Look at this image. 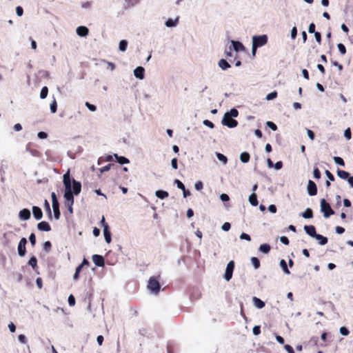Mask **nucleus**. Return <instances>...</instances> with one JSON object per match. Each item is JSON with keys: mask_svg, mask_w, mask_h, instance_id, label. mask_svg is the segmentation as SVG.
Segmentation results:
<instances>
[{"mask_svg": "<svg viewBox=\"0 0 353 353\" xmlns=\"http://www.w3.org/2000/svg\"><path fill=\"white\" fill-rule=\"evenodd\" d=\"M63 183L65 186L64 199L65 203H74L73 194L77 195L81 192V184L75 179H70V172L68 171L63 176Z\"/></svg>", "mask_w": 353, "mask_h": 353, "instance_id": "nucleus-1", "label": "nucleus"}, {"mask_svg": "<svg viewBox=\"0 0 353 353\" xmlns=\"http://www.w3.org/2000/svg\"><path fill=\"white\" fill-rule=\"evenodd\" d=\"M160 274H159L157 276H151L148 281V288L155 294H157L160 291Z\"/></svg>", "mask_w": 353, "mask_h": 353, "instance_id": "nucleus-2", "label": "nucleus"}, {"mask_svg": "<svg viewBox=\"0 0 353 353\" xmlns=\"http://www.w3.org/2000/svg\"><path fill=\"white\" fill-rule=\"evenodd\" d=\"M321 210L323 213L325 218H328L334 214V211L332 209L329 203L324 199L321 200Z\"/></svg>", "mask_w": 353, "mask_h": 353, "instance_id": "nucleus-3", "label": "nucleus"}, {"mask_svg": "<svg viewBox=\"0 0 353 353\" xmlns=\"http://www.w3.org/2000/svg\"><path fill=\"white\" fill-rule=\"evenodd\" d=\"M268 43V36L263 34L260 36H254L252 37V44L254 48H259L265 46Z\"/></svg>", "mask_w": 353, "mask_h": 353, "instance_id": "nucleus-4", "label": "nucleus"}, {"mask_svg": "<svg viewBox=\"0 0 353 353\" xmlns=\"http://www.w3.org/2000/svg\"><path fill=\"white\" fill-rule=\"evenodd\" d=\"M222 123L230 128H235L238 125L237 121L231 117L228 112L224 114Z\"/></svg>", "mask_w": 353, "mask_h": 353, "instance_id": "nucleus-5", "label": "nucleus"}, {"mask_svg": "<svg viewBox=\"0 0 353 353\" xmlns=\"http://www.w3.org/2000/svg\"><path fill=\"white\" fill-rule=\"evenodd\" d=\"M234 269V261H230L227 265L225 272L224 274V278L226 281H229L232 279Z\"/></svg>", "mask_w": 353, "mask_h": 353, "instance_id": "nucleus-6", "label": "nucleus"}, {"mask_svg": "<svg viewBox=\"0 0 353 353\" xmlns=\"http://www.w3.org/2000/svg\"><path fill=\"white\" fill-rule=\"evenodd\" d=\"M26 150L29 152L33 157H41V153L37 148V146L32 143H29L26 145Z\"/></svg>", "mask_w": 353, "mask_h": 353, "instance_id": "nucleus-7", "label": "nucleus"}, {"mask_svg": "<svg viewBox=\"0 0 353 353\" xmlns=\"http://www.w3.org/2000/svg\"><path fill=\"white\" fill-rule=\"evenodd\" d=\"M27 243V240L26 238H22L18 245V253L20 256H23L26 254V245Z\"/></svg>", "mask_w": 353, "mask_h": 353, "instance_id": "nucleus-8", "label": "nucleus"}, {"mask_svg": "<svg viewBox=\"0 0 353 353\" xmlns=\"http://www.w3.org/2000/svg\"><path fill=\"white\" fill-rule=\"evenodd\" d=\"M307 192H308L309 195H310V196H314L317 194L316 185L312 180H309V181H308Z\"/></svg>", "mask_w": 353, "mask_h": 353, "instance_id": "nucleus-9", "label": "nucleus"}, {"mask_svg": "<svg viewBox=\"0 0 353 353\" xmlns=\"http://www.w3.org/2000/svg\"><path fill=\"white\" fill-rule=\"evenodd\" d=\"M92 258L94 263L97 266L103 267L104 265V259L102 256L99 254H94Z\"/></svg>", "mask_w": 353, "mask_h": 353, "instance_id": "nucleus-10", "label": "nucleus"}, {"mask_svg": "<svg viewBox=\"0 0 353 353\" xmlns=\"http://www.w3.org/2000/svg\"><path fill=\"white\" fill-rule=\"evenodd\" d=\"M32 214L35 219L40 220L43 216L41 209L37 206L32 207Z\"/></svg>", "mask_w": 353, "mask_h": 353, "instance_id": "nucleus-11", "label": "nucleus"}, {"mask_svg": "<svg viewBox=\"0 0 353 353\" xmlns=\"http://www.w3.org/2000/svg\"><path fill=\"white\" fill-rule=\"evenodd\" d=\"M38 230L41 231L49 232L51 230V227L49 223L46 221H41L37 224Z\"/></svg>", "mask_w": 353, "mask_h": 353, "instance_id": "nucleus-12", "label": "nucleus"}, {"mask_svg": "<svg viewBox=\"0 0 353 353\" xmlns=\"http://www.w3.org/2000/svg\"><path fill=\"white\" fill-rule=\"evenodd\" d=\"M144 72H145V70L143 67L141 66H139L137 67V68H135V70H134V76L139 79H143L144 78Z\"/></svg>", "mask_w": 353, "mask_h": 353, "instance_id": "nucleus-13", "label": "nucleus"}, {"mask_svg": "<svg viewBox=\"0 0 353 353\" xmlns=\"http://www.w3.org/2000/svg\"><path fill=\"white\" fill-rule=\"evenodd\" d=\"M89 33V30L85 26H79L77 28V34L80 37H86Z\"/></svg>", "mask_w": 353, "mask_h": 353, "instance_id": "nucleus-14", "label": "nucleus"}, {"mask_svg": "<svg viewBox=\"0 0 353 353\" xmlns=\"http://www.w3.org/2000/svg\"><path fill=\"white\" fill-rule=\"evenodd\" d=\"M304 230L305 232L312 237H314L316 234V229L314 225H305Z\"/></svg>", "mask_w": 353, "mask_h": 353, "instance_id": "nucleus-15", "label": "nucleus"}, {"mask_svg": "<svg viewBox=\"0 0 353 353\" xmlns=\"http://www.w3.org/2000/svg\"><path fill=\"white\" fill-rule=\"evenodd\" d=\"M30 211L28 209H23L19 212V217L23 220H28L30 218Z\"/></svg>", "mask_w": 353, "mask_h": 353, "instance_id": "nucleus-16", "label": "nucleus"}, {"mask_svg": "<svg viewBox=\"0 0 353 353\" xmlns=\"http://www.w3.org/2000/svg\"><path fill=\"white\" fill-rule=\"evenodd\" d=\"M103 234L105 241L108 243H110L111 242V233L109 230L108 225H105V228H103Z\"/></svg>", "mask_w": 353, "mask_h": 353, "instance_id": "nucleus-17", "label": "nucleus"}, {"mask_svg": "<svg viewBox=\"0 0 353 353\" xmlns=\"http://www.w3.org/2000/svg\"><path fill=\"white\" fill-rule=\"evenodd\" d=\"M232 43L233 49L236 52L243 51L245 49L243 45L239 41H232Z\"/></svg>", "mask_w": 353, "mask_h": 353, "instance_id": "nucleus-18", "label": "nucleus"}, {"mask_svg": "<svg viewBox=\"0 0 353 353\" xmlns=\"http://www.w3.org/2000/svg\"><path fill=\"white\" fill-rule=\"evenodd\" d=\"M252 301L254 305L259 309H261L265 306V303L262 300L256 296L253 297Z\"/></svg>", "mask_w": 353, "mask_h": 353, "instance_id": "nucleus-19", "label": "nucleus"}, {"mask_svg": "<svg viewBox=\"0 0 353 353\" xmlns=\"http://www.w3.org/2000/svg\"><path fill=\"white\" fill-rule=\"evenodd\" d=\"M52 208L54 212V216L56 219H59L61 213L59 210V203L52 204Z\"/></svg>", "mask_w": 353, "mask_h": 353, "instance_id": "nucleus-20", "label": "nucleus"}, {"mask_svg": "<svg viewBox=\"0 0 353 353\" xmlns=\"http://www.w3.org/2000/svg\"><path fill=\"white\" fill-rule=\"evenodd\" d=\"M219 66L223 70H225L230 68V65L225 59H221L218 63Z\"/></svg>", "mask_w": 353, "mask_h": 353, "instance_id": "nucleus-21", "label": "nucleus"}, {"mask_svg": "<svg viewBox=\"0 0 353 353\" xmlns=\"http://www.w3.org/2000/svg\"><path fill=\"white\" fill-rule=\"evenodd\" d=\"M314 238L319 241L321 245H325L327 243V238L321 234H316Z\"/></svg>", "mask_w": 353, "mask_h": 353, "instance_id": "nucleus-22", "label": "nucleus"}, {"mask_svg": "<svg viewBox=\"0 0 353 353\" xmlns=\"http://www.w3.org/2000/svg\"><path fill=\"white\" fill-rule=\"evenodd\" d=\"M155 194L159 199H164L169 196L168 192L164 190H157Z\"/></svg>", "mask_w": 353, "mask_h": 353, "instance_id": "nucleus-23", "label": "nucleus"}, {"mask_svg": "<svg viewBox=\"0 0 353 353\" xmlns=\"http://www.w3.org/2000/svg\"><path fill=\"white\" fill-rule=\"evenodd\" d=\"M249 201H250V204L253 206H256L258 205L257 196L254 192H253L249 196Z\"/></svg>", "mask_w": 353, "mask_h": 353, "instance_id": "nucleus-24", "label": "nucleus"}, {"mask_svg": "<svg viewBox=\"0 0 353 353\" xmlns=\"http://www.w3.org/2000/svg\"><path fill=\"white\" fill-rule=\"evenodd\" d=\"M337 175L342 179H347L350 176L349 172L342 170H337Z\"/></svg>", "mask_w": 353, "mask_h": 353, "instance_id": "nucleus-25", "label": "nucleus"}, {"mask_svg": "<svg viewBox=\"0 0 353 353\" xmlns=\"http://www.w3.org/2000/svg\"><path fill=\"white\" fill-rule=\"evenodd\" d=\"M250 156L248 152H243L240 155V159L243 163H248L250 161Z\"/></svg>", "mask_w": 353, "mask_h": 353, "instance_id": "nucleus-26", "label": "nucleus"}, {"mask_svg": "<svg viewBox=\"0 0 353 353\" xmlns=\"http://www.w3.org/2000/svg\"><path fill=\"white\" fill-rule=\"evenodd\" d=\"M114 157L117 159V161L121 165L126 164L130 162L129 160L124 157H121V156H119L118 154H114Z\"/></svg>", "mask_w": 353, "mask_h": 353, "instance_id": "nucleus-27", "label": "nucleus"}, {"mask_svg": "<svg viewBox=\"0 0 353 353\" xmlns=\"http://www.w3.org/2000/svg\"><path fill=\"white\" fill-rule=\"evenodd\" d=\"M302 216L305 219H311L313 217V212L310 208H307L304 212L302 214Z\"/></svg>", "mask_w": 353, "mask_h": 353, "instance_id": "nucleus-28", "label": "nucleus"}, {"mask_svg": "<svg viewBox=\"0 0 353 353\" xmlns=\"http://www.w3.org/2000/svg\"><path fill=\"white\" fill-rule=\"evenodd\" d=\"M270 245L267 243L262 244L259 247V250L265 254H268L270 252Z\"/></svg>", "mask_w": 353, "mask_h": 353, "instance_id": "nucleus-29", "label": "nucleus"}, {"mask_svg": "<svg viewBox=\"0 0 353 353\" xmlns=\"http://www.w3.org/2000/svg\"><path fill=\"white\" fill-rule=\"evenodd\" d=\"M280 265L283 270V271L287 274H290V270H288V265H287V263L286 261L284 260V259H281V261H280Z\"/></svg>", "mask_w": 353, "mask_h": 353, "instance_id": "nucleus-30", "label": "nucleus"}, {"mask_svg": "<svg viewBox=\"0 0 353 353\" xmlns=\"http://www.w3.org/2000/svg\"><path fill=\"white\" fill-rule=\"evenodd\" d=\"M28 264L34 269L35 270L37 268V258L33 256H32L29 261H28Z\"/></svg>", "mask_w": 353, "mask_h": 353, "instance_id": "nucleus-31", "label": "nucleus"}, {"mask_svg": "<svg viewBox=\"0 0 353 353\" xmlns=\"http://www.w3.org/2000/svg\"><path fill=\"white\" fill-rule=\"evenodd\" d=\"M44 208L48 214L49 218L50 219H52V212H51L50 206L48 201L46 199L44 201Z\"/></svg>", "mask_w": 353, "mask_h": 353, "instance_id": "nucleus-32", "label": "nucleus"}, {"mask_svg": "<svg viewBox=\"0 0 353 353\" xmlns=\"http://www.w3.org/2000/svg\"><path fill=\"white\" fill-rule=\"evenodd\" d=\"M128 46V42L126 40H121L119 42V50L122 52L125 51Z\"/></svg>", "mask_w": 353, "mask_h": 353, "instance_id": "nucleus-33", "label": "nucleus"}, {"mask_svg": "<svg viewBox=\"0 0 353 353\" xmlns=\"http://www.w3.org/2000/svg\"><path fill=\"white\" fill-rule=\"evenodd\" d=\"M251 262L255 269H258L260 267V261L256 257H254V256L252 257Z\"/></svg>", "mask_w": 353, "mask_h": 353, "instance_id": "nucleus-34", "label": "nucleus"}, {"mask_svg": "<svg viewBox=\"0 0 353 353\" xmlns=\"http://www.w3.org/2000/svg\"><path fill=\"white\" fill-rule=\"evenodd\" d=\"M48 87H46V86L43 87L41 90V92H40V97L41 99L46 98V97L48 95Z\"/></svg>", "mask_w": 353, "mask_h": 353, "instance_id": "nucleus-35", "label": "nucleus"}, {"mask_svg": "<svg viewBox=\"0 0 353 353\" xmlns=\"http://www.w3.org/2000/svg\"><path fill=\"white\" fill-rule=\"evenodd\" d=\"M57 103L55 99L52 101V102L50 103V110L52 113H55L57 112Z\"/></svg>", "mask_w": 353, "mask_h": 353, "instance_id": "nucleus-36", "label": "nucleus"}, {"mask_svg": "<svg viewBox=\"0 0 353 353\" xmlns=\"http://www.w3.org/2000/svg\"><path fill=\"white\" fill-rule=\"evenodd\" d=\"M334 162L336 164H338L339 165H341V166H344L345 165V162H344L343 159L341 157H334Z\"/></svg>", "mask_w": 353, "mask_h": 353, "instance_id": "nucleus-37", "label": "nucleus"}, {"mask_svg": "<svg viewBox=\"0 0 353 353\" xmlns=\"http://www.w3.org/2000/svg\"><path fill=\"white\" fill-rule=\"evenodd\" d=\"M216 157L218 159L222 161L224 164H225L228 162V158L225 155L221 153H217Z\"/></svg>", "mask_w": 353, "mask_h": 353, "instance_id": "nucleus-38", "label": "nucleus"}, {"mask_svg": "<svg viewBox=\"0 0 353 353\" xmlns=\"http://www.w3.org/2000/svg\"><path fill=\"white\" fill-rule=\"evenodd\" d=\"M339 51L341 54H345L346 53V48L345 46L343 43H339L337 45Z\"/></svg>", "mask_w": 353, "mask_h": 353, "instance_id": "nucleus-39", "label": "nucleus"}, {"mask_svg": "<svg viewBox=\"0 0 353 353\" xmlns=\"http://www.w3.org/2000/svg\"><path fill=\"white\" fill-rule=\"evenodd\" d=\"M276 97H277V92L276 91H274V92L269 93L266 96V99L268 101L272 100V99H275Z\"/></svg>", "mask_w": 353, "mask_h": 353, "instance_id": "nucleus-40", "label": "nucleus"}, {"mask_svg": "<svg viewBox=\"0 0 353 353\" xmlns=\"http://www.w3.org/2000/svg\"><path fill=\"white\" fill-rule=\"evenodd\" d=\"M51 248H52V245H51V243L49 241H46L43 243V248L44 250H46L47 252H49Z\"/></svg>", "mask_w": 353, "mask_h": 353, "instance_id": "nucleus-41", "label": "nucleus"}, {"mask_svg": "<svg viewBox=\"0 0 353 353\" xmlns=\"http://www.w3.org/2000/svg\"><path fill=\"white\" fill-rule=\"evenodd\" d=\"M266 125L268 127H269L270 129H272L273 131L277 130V126L276 125L272 122V121H267Z\"/></svg>", "mask_w": 353, "mask_h": 353, "instance_id": "nucleus-42", "label": "nucleus"}, {"mask_svg": "<svg viewBox=\"0 0 353 353\" xmlns=\"http://www.w3.org/2000/svg\"><path fill=\"white\" fill-rule=\"evenodd\" d=\"M81 270V267H77L76 268L75 273H74V274L73 276V279L74 280L77 281V280L79 279V273H80Z\"/></svg>", "mask_w": 353, "mask_h": 353, "instance_id": "nucleus-43", "label": "nucleus"}, {"mask_svg": "<svg viewBox=\"0 0 353 353\" xmlns=\"http://www.w3.org/2000/svg\"><path fill=\"white\" fill-rule=\"evenodd\" d=\"M321 172H320V170H319L318 168H315L314 169V177L316 179H319L321 178Z\"/></svg>", "mask_w": 353, "mask_h": 353, "instance_id": "nucleus-44", "label": "nucleus"}, {"mask_svg": "<svg viewBox=\"0 0 353 353\" xmlns=\"http://www.w3.org/2000/svg\"><path fill=\"white\" fill-rule=\"evenodd\" d=\"M176 22H177V20H176V21H173L172 19H168V20L165 22V25H166L168 27H173V26H176Z\"/></svg>", "mask_w": 353, "mask_h": 353, "instance_id": "nucleus-45", "label": "nucleus"}, {"mask_svg": "<svg viewBox=\"0 0 353 353\" xmlns=\"http://www.w3.org/2000/svg\"><path fill=\"white\" fill-rule=\"evenodd\" d=\"M340 332L343 336H347L350 333L348 329L345 327H341L340 328Z\"/></svg>", "mask_w": 353, "mask_h": 353, "instance_id": "nucleus-46", "label": "nucleus"}, {"mask_svg": "<svg viewBox=\"0 0 353 353\" xmlns=\"http://www.w3.org/2000/svg\"><path fill=\"white\" fill-rule=\"evenodd\" d=\"M68 303L70 306H74L75 305V298L72 294H70L68 297Z\"/></svg>", "mask_w": 353, "mask_h": 353, "instance_id": "nucleus-47", "label": "nucleus"}, {"mask_svg": "<svg viewBox=\"0 0 353 353\" xmlns=\"http://www.w3.org/2000/svg\"><path fill=\"white\" fill-rule=\"evenodd\" d=\"M175 183L177 185V188L181 190H183V189H185V185H183V183L179 181V179H176L175 180Z\"/></svg>", "mask_w": 353, "mask_h": 353, "instance_id": "nucleus-48", "label": "nucleus"}, {"mask_svg": "<svg viewBox=\"0 0 353 353\" xmlns=\"http://www.w3.org/2000/svg\"><path fill=\"white\" fill-rule=\"evenodd\" d=\"M29 240L32 244V246H34L36 243V236L34 233H32L29 236Z\"/></svg>", "mask_w": 353, "mask_h": 353, "instance_id": "nucleus-49", "label": "nucleus"}, {"mask_svg": "<svg viewBox=\"0 0 353 353\" xmlns=\"http://www.w3.org/2000/svg\"><path fill=\"white\" fill-rule=\"evenodd\" d=\"M254 335H259L261 333V327L259 325H255L252 330Z\"/></svg>", "mask_w": 353, "mask_h": 353, "instance_id": "nucleus-50", "label": "nucleus"}, {"mask_svg": "<svg viewBox=\"0 0 353 353\" xmlns=\"http://www.w3.org/2000/svg\"><path fill=\"white\" fill-rule=\"evenodd\" d=\"M228 113L230 114V115H231V117H238L239 114L238 110L235 108L231 109V110Z\"/></svg>", "mask_w": 353, "mask_h": 353, "instance_id": "nucleus-51", "label": "nucleus"}, {"mask_svg": "<svg viewBox=\"0 0 353 353\" xmlns=\"http://www.w3.org/2000/svg\"><path fill=\"white\" fill-rule=\"evenodd\" d=\"M194 187L196 190H201L203 187V183L201 181H199L195 183Z\"/></svg>", "mask_w": 353, "mask_h": 353, "instance_id": "nucleus-52", "label": "nucleus"}, {"mask_svg": "<svg viewBox=\"0 0 353 353\" xmlns=\"http://www.w3.org/2000/svg\"><path fill=\"white\" fill-rule=\"evenodd\" d=\"M344 136L348 140H350L351 139V130H350V128H348L347 129H346L345 130Z\"/></svg>", "mask_w": 353, "mask_h": 353, "instance_id": "nucleus-53", "label": "nucleus"}, {"mask_svg": "<svg viewBox=\"0 0 353 353\" xmlns=\"http://www.w3.org/2000/svg\"><path fill=\"white\" fill-rule=\"evenodd\" d=\"M240 239H243V240H246V241H250L251 240V238H250V235H248V234L244 233V232H243L240 235Z\"/></svg>", "mask_w": 353, "mask_h": 353, "instance_id": "nucleus-54", "label": "nucleus"}, {"mask_svg": "<svg viewBox=\"0 0 353 353\" xmlns=\"http://www.w3.org/2000/svg\"><path fill=\"white\" fill-rule=\"evenodd\" d=\"M74 203H65V206L67 208L68 210L70 212V214L73 213V205Z\"/></svg>", "mask_w": 353, "mask_h": 353, "instance_id": "nucleus-55", "label": "nucleus"}, {"mask_svg": "<svg viewBox=\"0 0 353 353\" xmlns=\"http://www.w3.org/2000/svg\"><path fill=\"white\" fill-rule=\"evenodd\" d=\"M280 241L282 243H283L284 245H289L290 243V241H289V239H288V237L285 236H283L280 238Z\"/></svg>", "mask_w": 353, "mask_h": 353, "instance_id": "nucleus-56", "label": "nucleus"}, {"mask_svg": "<svg viewBox=\"0 0 353 353\" xmlns=\"http://www.w3.org/2000/svg\"><path fill=\"white\" fill-rule=\"evenodd\" d=\"M85 105L86 107L92 112H94L96 110L97 108L94 105H92L88 102H86L85 103Z\"/></svg>", "mask_w": 353, "mask_h": 353, "instance_id": "nucleus-57", "label": "nucleus"}, {"mask_svg": "<svg viewBox=\"0 0 353 353\" xmlns=\"http://www.w3.org/2000/svg\"><path fill=\"white\" fill-rule=\"evenodd\" d=\"M230 228L231 225L228 222L224 223L223 225H222V230L224 231H228L230 229Z\"/></svg>", "mask_w": 353, "mask_h": 353, "instance_id": "nucleus-58", "label": "nucleus"}, {"mask_svg": "<svg viewBox=\"0 0 353 353\" xmlns=\"http://www.w3.org/2000/svg\"><path fill=\"white\" fill-rule=\"evenodd\" d=\"M16 13L18 16L21 17L23 15V9L22 7L21 6H17L16 8Z\"/></svg>", "mask_w": 353, "mask_h": 353, "instance_id": "nucleus-59", "label": "nucleus"}, {"mask_svg": "<svg viewBox=\"0 0 353 353\" xmlns=\"http://www.w3.org/2000/svg\"><path fill=\"white\" fill-rule=\"evenodd\" d=\"M18 339L21 343H23V344L26 343V342H27L26 337L23 334H19L18 336Z\"/></svg>", "mask_w": 353, "mask_h": 353, "instance_id": "nucleus-60", "label": "nucleus"}, {"mask_svg": "<svg viewBox=\"0 0 353 353\" xmlns=\"http://www.w3.org/2000/svg\"><path fill=\"white\" fill-rule=\"evenodd\" d=\"M203 124L205 125L210 128H213L214 127V123L212 121H209V120H204L203 121Z\"/></svg>", "mask_w": 353, "mask_h": 353, "instance_id": "nucleus-61", "label": "nucleus"}, {"mask_svg": "<svg viewBox=\"0 0 353 353\" xmlns=\"http://www.w3.org/2000/svg\"><path fill=\"white\" fill-rule=\"evenodd\" d=\"M325 174L329 180H330L332 181H334V175L329 170H325Z\"/></svg>", "mask_w": 353, "mask_h": 353, "instance_id": "nucleus-62", "label": "nucleus"}, {"mask_svg": "<svg viewBox=\"0 0 353 353\" xmlns=\"http://www.w3.org/2000/svg\"><path fill=\"white\" fill-rule=\"evenodd\" d=\"M307 133L309 138L313 141L315 138V134H314V132L312 130L308 129V130H307Z\"/></svg>", "mask_w": 353, "mask_h": 353, "instance_id": "nucleus-63", "label": "nucleus"}, {"mask_svg": "<svg viewBox=\"0 0 353 353\" xmlns=\"http://www.w3.org/2000/svg\"><path fill=\"white\" fill-rule=\"evenodd\" d=\"M284 347L288 353H295L293 347L291 345H285Z\"/></svg>", "mask_w": 353, "mask_h": 353, "instance_id": "nucleus-64", "label": "nucleus"}]
</instances>
